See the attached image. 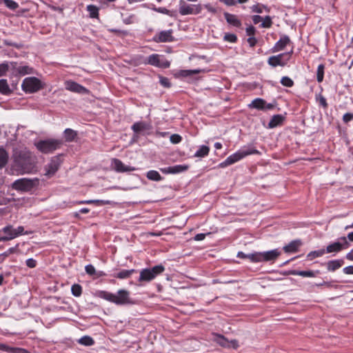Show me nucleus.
I'll return each mask as SVG.
<instances>
[{
	"instance_id": "obj_56",
	"label": "nucleus",
	"mask_w": 353,
	"mask_h": 353,
	"mask_svg": "<svg viewBox=\"0 0 353 353\" xmlns=\"http://www.w3.org/2000/svg\"><path fill=\"white\" fill-rule=\"evenodd\" d=\"M343 271L346 274H353V265L344 268Z\"/></svg>"
},
{
	"instance_id": "obj_17",
	"label": "nucleus",
	"mask_w": 353,
	"mask_h": 353,
	"mask_svg": "<svg viewBox=\"0 0 353 353\" xmlns=\"http://www.w3.org/2000/svg\"><path fill=\"white\" fill-rule=\"evenodd\" d=\"M112 165L117 172H125L136 170V168L131 166L125 165L123 162L117 159H112Z\"/></svg>"
},
{
	"instance_id": "obj_57",
	"label": "nucleus",
	"mask_w": 353,
	"mask_h": 353,
	"mask_svg": "<svg viewBox=\"0 0 353 353\" xmlns=\"http://www.w3.org/2000/svg\"><path fill=\"white\" fill-rule=\"evenodd\" d=\"M319 103L324 108H326L327 107V103L326 102V99L323 96H320V97H319Z\"/></svg>"
},
{
	"instance_id": "obj_27",
	"label": "nucleus",
	"mask_w": 353,
	"mask_h": 353,
	"mask_svg": "<svg viewBox=\"0 0 353 353\" xmlns=\"http://www.w3.org/2000/svg\"><path fill=\"white\" fill-rule=\"evenodd\" d=\"M77 137V133L76 131L67 128L64 131V138L66 141H73Z\"/></svg>"
},
{
	"instance_id": "obj_26",
	"label": "nucleus",
	"mask_w": 353,
	"mask_h": 353,
	"mask_svg": "<svg viewBox=\"0 0 353 353\" xmlns=\"http://www.w3.org/2000/svg\"><path fill=\"white\" fill-rule=\"evenodd\" d=\"M85 270L86 273L90 276H95L96 277H100L101 276L105 275V274L101 271L97 272L94 267L91 264L87 265L85 268Z\"/></svg>"
},
{
	"instance_id": "obj_52",
	"label": "nucleus",
	"mask_w": 353,
	"mask_h": 353,
	"mask_svg": "<svg viewBox=\"0 0 353 353\" xmlns=\"http://www.w3.org/2000/svg\"><path fill=\"white\" fill-rule=\"evenodd\" d=\"M255 31H256L255 28L252 26H250L249 27H248L246 28V34L250 37H254V35L255 34Z\"/></svg>"
},
{
	"instance_id": "obj_12",
	"label": "nucleus",
	"mask_w": 353,
	"mask_h": 353,
	"mask_svg": "<svg viewBox=\"0 0 353 353\" xmlns=\"http://www.w3.org/2000/svg\"><path fill=\"white\" fill-rule=\"evenodd\" d=\"M12 74L24 76L34 73V69L27 65H18L17 62H10Z\"/></svg>"
},
{
	"instance_id": "obj_31",
	"label": "nucleus",
	"mask_w": 353,
	"mask_h": 353,
	"mask_svg": "<svg viewBox=\"0 0 353 353\" xmlns=\"http://www.w3.org/2000/svg\"><path fill=\"white\" fill-rule=\"evenodd\" d=\"M146 176L149 180L154 181H160L162 177L160 174L156 170H150L147 172Z\"/></svg>"
},
{
	"instance_id": "obj_62",
	"label": "nucleus",
	"mask_w": 353,
	"mask_h": 353,
	"mask_svg": "<svg viewBox=\"0 0 353 353\" xmlns=\"http://www.w3.org/2000/svg\"><path fill=\"white\" fill-rule=\"evenodd\" d=\"M205 8H206L210 12L215 13L216 9L212 7L210 4H205L204 5Z\"/></svg>"
},
{
	"instance_id": "obj_36",
	"label": "nucleus",
	"mask_w": 353,
	"mask_h": 353,
	"mask_svg": "<svg viewBox=\"0 0 353 353\" xmlns=\"http://www.w3.org/2000/svg\"><path fill=\"white\" fill-rule=\"evenodd\" d=\"M78 342L83 345L90 346L94 343L93 339L89 336H84L81 337Z\"/></svg>"
},
{
	"instance_id": "obj_33",
	"label": "nucleus",
	"mask_w": 353,
	"mask_h": 353,
	"mask_svg": "<svg viewBox=\"0 0 353 353\" xmlns=\"http://www.w3.org/2000/svg\"><path fill=\"white\" fill-rule=\"evenodd\" d=\"M210 152L209 147L206 145H201L199 149L195 152L194 157H204L208 154Z\"/></svg>"
},
{
	"instance_id": "obj_7",
	"label": "nucleus",
	"mask_w": 353,
	"mask_h": 353,
	"mask_svg": "<svg viewBox=\"0 0 353 353\" xmlns=\"http://www.w3.org/2000/svg\"><path fill=\"white\" fill-rule=\"evenodd\" d=\"M185 0H180L179 3V12L181 15L198 14L201 12L203 6L201 4H189Z\"/></svg>"
},
{
	"instance_id": "obj_29",
	"label": "nucleus",
	"mask_w": 353,
	"mask_h": 353,
	"mask_svg": "<svg viewBox=\"0 0 353 353\" xmlns=\"http://www.w3.org/2000/svg\"><path fill=\"white\" fill-rule=\"evenodd\" d=\"M290 274L298 275L303 277H314L316 276L313 271H299V270H292L290 272Z\"/></svg>"
},
{
	"instance_id": "obj_16",
	"label": "nucleus",
	"mask_w": 353,
	"mask_h": 353,
	"mask_svg": "<svg viewBox=\"0 0 353 353\" xmlns=\"http://www.w3.org/2000/svg\"><path fill=\"white\" fill-rule=\"evenodd\" d=\"M214 341L224 347H233L236 349L239 346L238 341L235 339L229 341L222 335H216Z\"/></svg>"
},
{
	"instance_id": "obj_35",
	"label": "nucleus",
	"mask_w": 353,
	"mask_h": 353,
	"mask_svg": "<svg viewBox=\"0 0 353 353\" xmlns=\"http://www.w3.org/2000/svg\"><path fill=\"white\" fill-rule=\"evenodd\" d=\"M134 269L132 270H123L117 273L116 277L119 279H127L131 276V274L134 272Z\"/></svg>"
},
{
	"instance_id": "obj_54",
	"label": "nucleus",
	"mask_w": 353,
	"mask_h": 353,
	"mask_svg": "<svg viewBox=\"0 0 353 353\" xmlns=\"http://www.w3.org/2000/svg\"><path fill=\"white\" fill-rule=\"evenodd\" d=\"M160 83L162 85L166 88H169L170 86V83L169 81V79L165 77H161L160 79Z\"/></svg>"
},
{
	"instance_id": "obj_48",
	"label": "nucleus",
	"mask_w": 353,
	"mask_h": 353,
	"mask_svg": "<svg viewBox=\"0 0 353 353\" xmlns=\"http://www.w3.org/2000/svg\"><path fill=\"white\" fill-rule=\"evenodd\" d=\"M223 39L226 41L234 43L236 42L237 37L234 34L227 33L224 35Z\"/></svg>"
},
{
	"instance_id": "obj_4",
	"label": "nucleus",
	"mask_w": 353,
	"mask_h": 353,
	"mask_svg": "<svg viewBox=\"0 0 353 353\" xmlns=\"http://www.w3.org/2000/svg\"><path fill=\"white\" fill-rule=\"evenodd\" d=\"M258 153L259 151L255 149L239 150L234 154L229 156L223 162L221 163L219 166L220 168H225L228 165L234 164V163L239 161V160L242 159L243 158L245 157L249 154Z\"/></svg>"
},
{
	"instance_id": "obj_21",
	"label": "nucleus",
	"mask_w": 353,
	"mask_h": 353,
	"mask_svg": "<svg viewBox=\"0 0 353 353\" xmlns=\"http://www.w3.org/2000/svg\"><path fill=\"white\" fill-rule=\"evenodd\" d=\"M301 243L299 240L292 241L289 244L283 247V250L287 253L296 252Z\"/></svg>"
},
{
	"instance_id": "obj_2",
	"label": "nucleus",
	"mask_w": 353,
	"mask_h": 353,
	"mask_svg": "<svg viewBox=\"0 0 353 353\" xmlns=\"http://www.w3.org/2000/svg\"><path fill=\"white\" fill-rule=\"evenodd\" d=\"M100 297L115 303L116 305L132 304L133 301L130 297V292L125 290H119L117 294L102 291Z\"/></svg>"
},
{
	"instance_id": "obj_64",
	"label": "nucleus",
	"mask_w": 353,
	"mask_h": 353,
	"mask_svg": "<svg viewBox=\"0 0 353 353\" xmlns=\"http://www.w3.org/2000/svg\"><path fill=\"white\" fill-rule=\"evenodd\" d=\"M346 259L350 261H353V249L346 254Z\"/></svg>"
},
{
	"instance_id": "obj_6",
	"label": "nucleus",
	"mask_w": 353,
	"mask_h": 353,
	"mask_svg": "<svg viewBox=\"0 0 353 353\" xmlns=\"http://www.w3.org/2000/svg\"><path fill=\"white\" fill-rule=\"evenodd\" d=\"M62 144L57 139L41 140L35 143L37 148L43 153H50L56 150Z\"/></svg>"
},
{
	"instance_id": "obj_9",
	"label": "nucleus",
	"mask_w": 353,
	"mask_h": 353,
	"mask_svg": "<svg viewBox=\"0 0 353 353\" xmlns=\"http://www.w3.org/2000/svg\"><path fill=\"white\" fill-rule=\"evenodd\" d=\"M339 240V241L333 242L326 247L325 250L326 253H338L350 247V243L345 236L341 237Z\"/></svg>"
},
{
	"instance_id": "obj_55",
	"label": "nucleus",
	"mask_w": 353,
	"mask_h": 353,
	"mask_svg": "<svg viewBox=\"0 0 353 353\" xmlns=\"http://www.w3.org/2000/svg\"><path fill=\"white\" fill-rule=\"evenodd\" d=\"M353 119V114L346 113L343 117V120L345 123H347Z\"/></svg>"
},
{
	"instance_id": "obj_8",
	"label": "nucleus",
	"mask_w": 353,
	"mask_h": 353,
	"mask_svg": "<svg viewBox=\"0 0 353 353\" xmlns=\"http://www.w3.org/2000/svg\"><path fill=\"white\" fill-rule=\"evenodd\" d=\"M26 92H36L41 88V81L36 77H27L24 79L21 85Z\"/></svg>"
},
{
	"instance_id": "obj_50",
	"label": "nucleus",
	"mask_w": 353,
	"mask_h": 353,
	"mask_svg": "<svg viewBox=\"0 0 353 353\" xmlns=\"http://www.w3.org/2000/svg\"><path fill=\"white\" fill-rule=\"evenodd\" d=\"M107 203H108V201H105L103 200H86V201H81L79 202V203H87V204H90V203L105 204Z\"/></svg>"
},
{
	"instance_id": "obj_28",
	"label": "nucleus",
	"mask_w": 353,
	"mask_h": 353,
	"mask_svg": "<svg viewBox=\"0 0 353 353\" xmlns=\"http://www.w3.org/2000/svg\"><path fill=\"white\" fill-rule=\"evenodd\" d=\"M265 101L261 98L255 99L252 101V103L249 105L250 108H255L257 110H264V105Z\"/></svg>"
},
{
	"instance_id": "obj_19",
	"label": "nucleus",
	"mask_w": 353,
	"mask_h": 353,
	"mask_svg": "<svg viewBox=\"0 0 353 353\" xmlns=\"http://www.w3.org/2000/svg\"><path fill=\"white\" fill-rule=\"evenodd\" d=\"M172 31L171 30L161 31L157 35V41L159 42H170L173 41V37L172 35Z\"/></svg>"
},
{
	"instance_id": "obj_59",
	"label": "nucleus",
	"mask_w": 353,
	"mask_h": 353,
	"mask_svg": "<svg viewBox=\"0 0 353 353\" xmlns=\"http://www.w3.org/2000/svg\"><path fill=\"white\" fill-rule=\"evenodd\" d=\"M263 20V18L259 15H254L252 17V21L254 24L259 23L260 21Z\"/></svg>"
},
{
	"instance_id": "obj_1",
	"label": "nucleus",
	"mask_w": 353,
	"mask_h": 353,
	"mask_svg": "<svg viewBox=\"0 0 353 353\" xmlns=\"http://www.w3.org/2000/svg\"><path fill=\"white\" fill-rule=\"evenodd\" d=\"M14 166L21 173H30L35 168L37 159L27 149H15L13 153Z\"/></svg>"
},
{
	"instance_id": "obj_3",
	"label": "nucleus",
	"mask_w": 353,
	"mask_h": 353,
	"mask_svg": "<svg viewBox=\"0 0 353 353\" xmlns=\"http://www.w3.org/2000/svg\"><path fill=\"white\" fill-rule=\"evenodd\" d=\"M39 184V179L22 178L14 181L11 187L12 189L21 192H29Z\"/></svg>"
},
{
	"instance_id": "obj_60",
	"label": "nucleus",
	"mask_w": 353,
	"mask_h": 353,
	"mask_svg": "<svg viewBox=\"0 0 353 353\" xmlns=\"http://www.w3.org/2000/svg\"><path fill=\"white\" fill-rule=\"evenodd\" d=\"M160 170L164 174H172V166L161 168Z\"/></svg>"
},
{
	"instance_id": "obj_20",
	"label": "nucleus",
	"mask_w": 353,
	"mask_h": 353,
	"mask_svg": "<svg viewBox=\"0 0 353 353\" xmlns=\"http://www.w3.org/2000/svg\"><path fill=\"white\" fill-rule=\"evenodd\" d=\"M285 117L281 114L274 115L268 123L269 128H274L280 125L284 121Z\"/></svg>"
},
{
	"instance_id": "obj_45",
	"label": "nucleus",
	"mask_w": 353,
	"mask_h": 353,
	"mask_svg": "<svg viewBox=\"0 0 353 353\" xmlns=\"http://www.w3.org/2000/svg\"><path fill=\"white\" fill-rule=\"evenodd\" d=\"M281 83L288 88H291L294 85V81L288 77H283L281 80Z\"/></svg>"
},
{
	"instance_id": "obj_39",
	"label": "nucleus",
	"mask_w": 353,
	"mask_h": 353,
	"mask_svg": "<svg viewBox=\"0 0 353 353\" xmlns=\"http://www.w3.org/2000/svg\"><path fill=\"white\" fill-rule=\"evenodd\" d=\"M324 65L320 64L317 68L316 79L318 82H321L323 80L324 75Z\"/></svg>"
},
{
	"instance_id": "obj_11",
	"label": "nucleus",
	"mask_w": 353,
	"mask_h": 353,
	"mask_svg": "<svg viewBox=\"0 0 353 353\" xmlns=\"http://www.w3.org/2000/svg\"><path fill=\"white\" fill-rule=\"evenodd\" d=\"M61 163V160L59 157H52L50 161L44 167V175L48 178L52 176L59 170Z\"/></svg>"
},
{
	"instance_id": "obj_10",
	"label": "nucleus",
	"mask_w": 353,
	"mask_h": 353,
	"mask_svg": "<svg viewBox=\"0 0 353 353\" xmlns=\"http://www.w3.org/2000/svg\"><path fill=\"white\" fill-rule=\"evenodd\" d=\"M292 53V50L290 52L281 53L276 56H272L269 57L268 63L272 67H276L278 65L284 66L290 60Z\"/></svg>"
},
{
	"instance_id": "obj_53",
	"label": "nucleus",
	"mask_w": 353,
	"mask_h": 353,
	"mask_svg": "<svg viewBox=\"0 0 353 353\" xmlns=\"http://www.w3.org/2000/svg\"><path fill=\"white\" fill-rule=\"evenodd\" d=\"M26 265L30 268H33L36 267V265H37L36 261L33 259H28L26 261Z\"/></svg>"
},
{
	"instance_id": "obj_22",
	"label": "nucleus",
	"mask_w": 353,
	"mask_h": 353,
	"mask_svg": "<svg viewBox=\"0 0 353 353\" xmlns=\"http://www.w3.org/2000/svg\"><path fill=\"white\" fill-rule=\"evenodd\" d=\"M14 233L10 236H0V242L12 240L19 235L24 234V228L23 226H19L17 229H14ZM25 234H28V232H25Z\"/></svg>"
},
{
	"instance_id": "obj_51",
	"label": "nucleus",
	"mask_w": 353,
	"mask_h": 353,
	"mask_svg": "<svg viewBox=\"0 0 353 353\" xmlns=\"http://www.w3.org/2000/svg\"><path fill=\"white\" fill-rule=\"evenodd\" d=\"M181 141V137L179 134H172L170 136V141L172 143H179Z\"/></svg>"
},
{
	"instance_id": "obj_14",
	"label": "nucleus",
	"mask_w": 353,
	"mask_h": 353,
	"mask_svg": "<svg viewBox=\"0 0 353 353\" xmlns=\"http://www.w3.org/2000/svg\"><path fill=\"white\" fill-rule=\"evenodd\" d=\"M65 88L68 90L79 94H84L89 92L88 90L85 87L72 81H66L65 82Z\"/></svg>"
},
{
	"instance_id": "obj_32",
	"label": "nucleus",
	"mask_w": 353,
	"mask_h": 353,
	"mask_svg": "<svg viewBox=\"0 0 353 353\" xmlns=\"http://www.w3.org/2000/svg\"><path fill=\"white\" fill-rule=\"evenodd\" d=\"M8 161V152L3 148H0V169L3 168L7 164Z\"/></svg>"
},
{
	"instance_id": "obj_38",
	"label": "nucleus",
	"mask_w": 353,
	"mask_h": 353,
	"mask_svg": "<svg viewBox=\"0 0 353 353\" xmlns=\"http://www.w3.org/2000/svg\"><path fill=\"white\" fill-rule=\"evenodd\" d=\"M11 70V65L10 63H2L0 64V77H2L6 74V73L9 70Z\"/></svg>"
},
{
	"instance_id": "obj_42",
	"label": "nucleus",
	"mask_w": 353,
	"mask_h": 353,
	"mask_svg": "<svg viewBox=\"0 0 353 353\" xmlns=\"http://www.w3.org/2000/svg\"><path fill=\"white\" fill-rule=\"evenodd\" d=\"M252 11L256 13H262L263 10H265L267 11H269L268 8L262 4H256L251 7Z\"/></svg>"
},
{
	"instance_id": "obj_63",
	"label": "nucleus",
	"mask_w": 353,
	"mask_h": 353,
	"mask_svg": "<svg viewBox=\"0 0 353 353\" xmlns=\"http://www.w3.org/2000/svg\"><path fill=\"white\" fill-rule=\"evenodd\" d=\"M276 104L275 103H267L265 102V105H264V110H272L273 109L274 107H275Z\"/></svg>"
},
{
	"instance_id": "obj_15",
	"label": "nucleus",
	"mask_w": 353,
	"mask_h": 353,
	"mask_svg": "<svg viewBox=\"0 0 353 353\" xmlns=\"http://www.w3.org/2000/svg\"><path fill=\"white\" fill-rule=\"evenodd\" d=\"M281 255L277 249L260 252L261 262L274 261Z\"/></svg>"
},
{
	"instance_id": "obj_58",
	"label": "nucleus",
	"mask_w": 353,
	"mask_h": 353,
	"mask_svg": "<svg viewBox=\"0 0 353 353\" xmlns=\"http://www.w3.org/2000/svg\"><path fill=\"white\" fill-rule=\"evenodd\" d=\"M248 42L251 47H253L256 43V39H255L254 37H250L248 39Z\"/></svg>"
},
{
	"instance_id": "obj_49",
	"label": "nucleus",
	"mask_w": 353,
	"mask_h": 353,
	"mask_svg": "<svg viewBox=\"0 0 353 353\" xmlns=\"http://www.w3.org/2000/svg\"><path fill=\"white\" fill-rule=\"evenodd\" d=\"M1 231L7 234L6 236H10L14 233L12 225H7L4 227Z\"/></svg>"
},
{
	"instance_id": "obj_5",
	"label": "nucleus",
	"mask_w": 353,
	"mask_h": 353,
	"mask_svg": "<svg viewBox=\"0 0 353 353\" xmlns=\"http://www.w3.org/2000/svg\"><path fill=\"white\" fill-rule=\"evenodd\" d=\"M165 270L162 265L154 266L152 268H145L140 272L139 281L150 282L153 280L157 275L161 274Z\"/></svg>"
},
{
	"instance_id": "obj_34",
	"label": "nucleus",
	"mask_w": 353,
	"mask_h": 353,
	"mask_svg": "<svg viewBox=\"0 0 353 353\" xmlns=\"http://www.w3.org/2000/svg\"><path fill=\"white\" fill-rule=\"evenodd\" d=\"M325 253H326L324 249H321L319 250L312 251L307 254V258L309 260H312L315 258H318L322 256Z\"/></svg>"
},
{
	"instance_id": "obj_13",
	"label": "nucleus",
	"mask_w": 353,
	"mask_h": 353,
	"mask_svg": "<svg viewBox=\"0 0 353 353\" xmlns=\"http://www.w3.org/2000/svg\"><path fill=\"white\" fill-rule=\"evenodd\" d=\"M145 63L159 68H167L170 66V63L166 60L161 59V56L157 54L150 55Z\"/></svg>"
},
{
	"instance_id": "obj_30",
	"label": "nucleus",
	"mask_w": 353,
	"mask_h": 353,
	"mask_svg": "<svg viewBox=\"0 0 353 353\" xmlns=\"http://www.w3.org/2000/svg\"><path fill=\"white\" fill-rule=\"evenodd\" d=\"M132 129L136 133L149 129V125L143 122H137L132 125Z\"/></svg>"
},
{
	"instance_id": "obj_47",
	"label": "nucleus",
	"mask_w": 353,
	"mask_h": 353,
	"mask_svg": "<svg viewBox=\"0 0 353 353\" xmlns=\"http://www.w3.org/2000/svg\"><path fill=\"white\" fill-rule=\"evenodd\" d=\"M272 21L271 17L270 16H266L264 18L263 23L261 24V27L268 28L272 26Z\"/></svg>"
},
{
	"instance_id": "obj_41",
	"label": "nucleus",
	"mask_w": 353,
	"mask_h": 353,
	"mask_svg": "<svg viewBox=\"0 0 353 353\" xmlns=\"http://www.w3.org/2000/svg\"><path fill=\"white\" fill-rule=\"evenodd\" d=\"M87 10L89 12L90 17L92 18H96L98 17V8L93 5H89L87 7Z\"/></svg>"
},
{
	"instance_id": "obj_23",
	"label": "nucleus",
	"mask_w": 353,
	"mask_h": 353,
	"mask_svg": "<svg viewBox=\"0 0 353 353\" xmlns=\"http://www.w3.org/2000/svg\"><path fill=\"white\" fill-rule=\"evenodd\" d=\"M343 264V260L337 259L330 261L327 263V268L328 271L334 272L340 268Z\"/></svg>"
},
{
	"instance_id": "obj_40",
	"label": "nucleus",
	"mask_w": 353,
	"mask_h": 353,
	"mask_svg": "<svg viewBox=\"0 0 353 353\" xmlns=\"http://www.w3.org/2000/svg\"><path fill=\"white\" fill-rule=\"evenodd\" d=\"M71 291L74 296H79L82 293V288L79 284H74L71 287Z\"/></svg>"
},
{
	"instance_id": "obj_44",
	"label": "nucleus",
	"mask_w": 353,
	"mask_h": 353,
	"mask_svg": "<svg viewBox=\"0 0 353 353\" xmlns=\"http://www.w3.org/2000/svg\"><path fill=\"white\" fill-rule=\"evenodd\" d=\"M5 6L10 10H14L19 7V4L12 0H3Z\"/></svg>"
},
{
	"instance_id": "obj_61",
	"label": "nucleus",
	"mask_w": 353,
	"mask_h": 353,
	"mask_svg": "<svg viewBox=\"0 0 353 353\" xmlns=\"http://www.w3.org/2000/svg\"><path fill=\"white\" fill-rule=\"evenodd\" d=\"M205 234H203V233H200V234H197L195 236H194V240L195 241H202L205 239Z\"/></svg>"
},
{
	"instance_id": "obj_46",
	"label": "nucleus",
	"mask_w": 353,
	"mask_h": 353,
	"mask_svg": "<svg viewBox=\"0 0 353 353\" xmlns=\"http://www.w3.org/2000/svg\"><path fill=\"white\" fill-rule=\"evenodd\" d=\"M200 72L199 70H184L180 72V74L183 77H188Z\"/></svg>"
},
{
	"instance_id": "obj_18",
	"label": "nucleus",
	"mask_w": 353,
	"mask_h": 353,
	"mask_svg": "<svg viewBox=\"0 0 353 353\" xmlns=\"http://www.w3.org/2000/svg\"><path fill=\"white\" fill-rule=\"evenodd\" d=\"M290 42V39L288 36L283 35L280 39L275 43L272 48L274 52L283 50L285 47Z\"/></svg>"
},
{
	"instance_id": "obj_37",
	"label": "nucleus",
	"mask_w": 353,
	"mask_h": 353,
	"mask_svg": "<svg viewBox=\"0 0 353 353\" xmlns=\"http://www.w3.org/2000/svg\"><path fill=\"white\" fill-rule=\"evenodd\" d=\"M189 168V165H176L172 166V174H178L180 172H183Z\"/></svg>"
},
{
	"instance_id": "obj_24",
	"label": "nucleus",
	"mask_w": 353,
	"mask_h": 353,
	"mask_svg": "<svg viewBox=\"0 0 353 353\" xmlns=\"http://www.w3.org/2000/svg\"><path fill=\"white\" fill-rule=\"evenodd\" d=\"M225 18L227 22L234 26L239 27L241 25V21L238 19L237 17L234 14L225 13Z\"/></svg>"
},
{
	"instance_id": "obj_43",
	"label": "nucleus",
	"mask_w": 353,
	"mask_h": 353,
	"mask_svg": "<svg viewBox=\"0 0 353 353\" xmlns=\"http://www.w3.org/2000/svg\"><path fill=\"white\" fill-rule=\"evenodd\" d=\"M260 252H254L247 255V259H249L253 263L261 262Z\"/></svg>"
},
{
	"instance_id": "obj_25",
	"label": "nucleus",
	"mask_w": 353,
	"mask_h": 353,
	"mask_svg": "<svg viewBox=\"0 0 353 353\" xmlns=\"http://www.w3.org/2000/svg\"><path fill=\"white\" fill-rule=\"evenodd\" d=\"M12 92L10 88L6 79H0V93L5 95H9Z\"/></svg>"
}]
</instances>
